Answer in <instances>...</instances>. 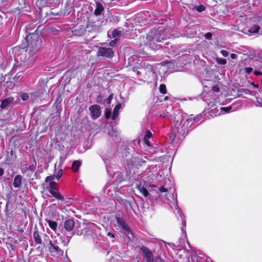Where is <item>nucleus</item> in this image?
<instances>
[{
    "label": "nucleus",
    "mask_w": 262,
    "mask_h": 262,
    "mask_svg": "<svg viewBox=\"0 0 262 262\" xmlns=\"http://www.w3.org/2000/svg\"><path fill=\"white\" fill-rule=\"evenodd\" d=\"M230 57L232 59H235L237 57V55L234 53H232L230 55Z\"/></svg>",
    "instance_id": "obj_41"
},
{
    "label": "nucleus",
    "mask_w": 262,
    "mask_h": 262,
    "mask_svg": "<svg viewBox=\"0 0 262 262\" xmlns=\"http://www.w3.org/2000/svg\"><path fill=\"white\" fill-rule=\"evenodd\" d=\"M217 63H219L221 64H222V65L225 64L227 62L226 60L224 58H218L217 59Z\"/></svg>",
    "instance_id": "obj_26"
},
{
    "label": "nucleus",
    "mask_w": 262,
    "mask_h": 262,
    "mask_svg": "<svg viewBox=\"0 0 262 262\" xmlns=\"http://www.w3.org/2000/svg\"><path fill=\"white\" fill-rule=\"evenodd\" d=\"M10 154H11V156H14V159H15V158H16V155L14 154V152H13V151L11 150V151H10Z\"/></svg>",
    "instance_id": "obj_44"
},
{
    "label": "nucleus",
    "mask_w": 262,
    "mask_h": 262,
    "mask_svg": "<svg viewBox=\"0 0 262 262\" xmlns=\"http://www.w3.org/2000/svg\"><path fill=\"white\" fill-rule=\"evenodd\" d=\"M117 38L116 39H114L113 40H112L110 42V45L111 46H114L117 42Z\"/></svg>",
    "instance_id": "obj_38"
},
{
    "label": "nucleus",
    "mask_w": 262,
    "mask_h": 262,
    "mask_svg": "<svg viewBox=\"0 0 262 262\" xmlns=\"http://www.w3.org/2000/svg\"><path fill=\"white\" fill-rule=\"evenodd\" d=\"M74 226L75 222L73 220H68L64 222V228L68 231H72L73 229Z\"/></svg>",
    "instance_id": "obj_12"
},
{
    "label": "nucleus",
    "mask_w": 262,
    "mask_h": 262,
    "mask_svg": "<svg viewBox=\"0 0 262 262\" xmlns=\"http://www.w3.org/2000/svg\"><path fill=\"white\" fill-rule=\"evenodd\" d=\"M47 188L49 189V192L56 199L61 201L64 200L63 196L58 191V188L57 187V184L56 182H50Z\"/></svg>",
    "instance_id": "obj_3"
},
{
    "label": "nucleus",
    "mask_w": 262,
    "mask_h": 262,
    "mask_svg": "<svg viewBox=\"0 0 262 262\" xmlns=\"http://www.w3.org/2000/svg\"><path fill=\"white\" fill-rule=\"evenodd\" d=\"M33 237L34 238L35 242L37 244H41L42 240L39 234V232L38 231H35L33 233Z\"/></svg>",
    "instance_id": "obj_18"
},
{
    "label": "nucleus",
    "mask_w": 262,
    "mask_h": 262,
    "mask_svg": "<svg viewBox=\"0 0 262 262\" xmlns=\"http://www.w3.org/2000/svg\"><path fill=\"white\" fill-rule=\"evenodd\" d=\"M55 179V176H48L46 178L45 182H54L53 180Z\"/></svg>",
    "instance_id": "obj_25"
},
{
    "label": "nucleus",
    "mask_w": 262,
    "mask_h": 262,
    "mask_svg": "<svg viewBox=\"0 0 262 262\" xmlns=\"http://www.w3.org/2000/svg\"><path fill=\"white\" fill-rule=\"evenodd\" d=\"M192 262H210V258L206 257L200 251L193 252L191 254Z\"/></svg>",
    "instance_id": "obj_4"
},
{
    "label": "nucleus",
    "mask_w": 262,
    "mask_h": 262,
    "mask_svg": "<svg viewBox=\"0 0 262 262\" xmlns=\"http://www.w3.org/2000/svg\"><path fill=\"white\" fill-rule=\"evenodd\" d=\"M221 53L224 57H227L228 56V52L226 50H222L221 51Z\"/></svg>",
    "instance_id": "obj_34"
},
{
    "label": "nucleus",
    "mask_w": 262,
    "mask_h": 262,
    "mask_svg": "<svg viewBox=\"0 0 262 262\" xmlns=\"http://www.w3.org/2000/svg\"><path fill=\"white\" fill-rule=\"evenodd\" d=\"M159 190L161 192H166L167 191V189L164 186H161L159 188Z\"/></svg>",
    "instance_id": "obj_33"
},
{
    "label": "nucleus",
    "mask_w": 262,
    "mask_h": 262,
    "mask_svg": "<svg viewBox=\"0 0 262 262\" xmlns=\"http://www.w3.org/2000/svg\"><path fill=\"white\" fill-rule=\"evenodd\" d=\"M140 74V71H137V75H139Z\"/></svg>",
    "instance_id": "obj_49"
},
{
    "label": "nucleus",
    "mask_w": 262,
    "mask_h": 262,
    "mask_svg": "<svg viewBox=\"0 0 262 262\" xmlns=\"http://www.w3.org/2000/svg\"><path fill=\"white\" fill-rule=\"evenodd\" d=\"M21 99L25 101L29 99V95L27 93H23L20 95Z\"/></svg>",
    "instance_id": "obj_29"
},
{
    "label": "nucleus",
    "mask_w": 262,
    "mask_h": 262,
    "mask_svg": "<svg viewBox=\"0 0 262 262\" xmlns=\"http://www.w3.org/2000/svg\"><path fill=\"white\" fill-rule=\"evenodd\" d=\"M4 170L2 168H0V176H2L4 174Z\"/></svg>",
    "instance_id": "obj_45"
},
{
    "label": "nucleus",
    "mask_w": 262,
    "mask_h": 262,
    "mask_svg": "<svg viewBox=\"0 0 262 262\" xmlns=\"http://www.w3.org/2000/svg\"><path fill=\"white\" fill-rule=\"evenodd\" d=\"M13 99L12 98H8L4 99L1 103V107L4 108L6 107L12 101Z\"/></svg>",
    "instance_id": "obj_17"
},
{
    "label": "nucleus",
    "mask_w": 262,
    "mask_h": 262,
    "mask_svg": "<svg viewBox=\"0 0 262 262\" xmlns=\"http://www.w3.org/2000/svg\"><path fill=\"white\" fill-rule=\"evenodd\" d=\"M254 73L255 75H262V73L260 72L257 71H255L254 72Z\"/></svg>",
    "instance_id": "obj_42"
},
{
    "label": "nucleus",
    "mask_w": 262,
    "mask_h": 262,
    "mask_svg": "<svg viewBox=\"0 0 262 262\" xmlns=\"http://www.w3.org/2000/svg\"><path fill=\"white\" fill-rule=\"evenodd\" d=\"M167 112H166V113H163V114H161L160 115V116H161V117H162L163 118L166 117H167Z\"/></svg>",
    "instance_id": "obj_47"
},
{
    "label": "nucleus",
    "mask_w": 262,
    "mask_h": 262,
    "mask_svg": "<svg viewBox=\"0 0 262 262\" xmlns=\"http://www.w3.org/2000/svg\"><path fill=\"white\" fill-rule=\"evenodd\" d=\"M48 225L49 227L54 231H56L57 227V224L55 221H48Z\"/></svg>",
    "instance_id": "obj_20"
},
{
    "label": "nucleus",
    "mask_w": 262,
    "mask_h": 262,
    "mask_svg": "<svg viewBox=\"0 0 262 262\" xmlns=\"http://www.w3.org/2000/svg\"><path fill=\"white\" fill-rule=\"evenodd\" d=\"M140 252L142 253L146 262H154L153 254L150 250L145 246L140 248Z\"/></svg>",
    "instance_id": "obj_8"
},
{
    "label": "nucleus",
    "mask_w": 262,
    "mask_h": 262,
    "mask_svg": "<svg viewBox=\"0 0 262 262\" xmlns=\"http://www.w3.org/2000/svg\"><path fill=\"white\" fill-rule=\"evenodd\" d=\"M108 35L110 36V32H108Z\"/></svg>",
    "instance_id": "obj_50"
},
{
    "label": "nucleus",
    "mask_w": 262,
    "mask_h": 262,
    "mask_svg": "<svg viewBox=\"0 0 262 262\" xmlns=\"http://www.w3.org/2000/svg\"><path fill=\"white\" fill-rule=\"evenodd\" d=\"M114 54V51L111 48L99 47L98 49L97 56L104 58H111Z\"/></svg>",
    "instance_id": "obj_5"
},
{
    "label": "nucleus",
    "mask_w": 262,
    "mask_h": 262,
    "mask_svg": "<svg viewBox=\"0 0 262 262\" xmlns=\"http://www.w3.org/2000/svg\"><path fill=\"white\" fill-rule=\"evenodd\" d=\"M62 174H63V171H62V170L61 169L59 170L56 176H55V177H56L57 180H58L61 177V176H62Z\"/></svg>",
    "instance_id": "obj_30"
},
{
    "label": "nucleus",
    "mask_w": 262,
    "mask_h": 262,
    "mask_svg": "<svg viewBox=\"0 0 262 262\" xmlns=\"http://www.w3.org/2000/svg\"><path fill=\"white\" fill-rule=\"evenodd\" d=\"M112 99V96L111 95H110V96H109V97L108 98V99H107V100H108V102L109 103L111 102V101Z\"/></svg>",
    "instance_id": "obj_48"
},
{
    "label": "nucleus",
    "mask_w": 262,
    "mask_h": 262,
    "mask_svg": "<svg viewBox=\"0 0 262 262\" xmlns=\"http://www.w3.org/2000/svg\"><path fill=\"white\" fill-rule=\"evenodd\" d=\"M160 92L163 94H165L166 93V85L164 84H162L160 85L159 88Z\"/></svg>",
    "instance_id": "obj_23"
},
{
    "label": "nucleus",
    "mask_w": 262,
    "mask_h": 262,
    "mask_svg": "<svg viewBox=\"0 0 262 262\" xmlns=\"http://www.w3.org/2000/svg\"><path fill=\"white\" fill-rule=\"evenodd\" d=\"M165 36L164 35V32L162 30L156 31L152 30L149 32L146 37V42L145 44L148 45L152 49H155V46L152 45L155 43V40L156 42H161L164 40Z\"/></svg>",
    "instance_id": "obj_1"
},
{
    "label": "nucleus",
    "mask_w": 262,
    "mask_h": 262,
    "mask_svg": "<svg viewBox=\"0 0 262 262\" xmlns=\"http://www.w3.org/2000/svg\"><path fill=\"white\" fill-rule=\"evenodd\" d=\"M91 116L92 119H96L99 118L101 114L100 107L98 105H94L89 107Z\"/></svg>",
    "instance_id": "obj_9"
},
{
    "label": "nucleus",
    "mask_w": 262,
    "mask_h": 262,
    "mask_svg": "<svg viewBox=\"0 0 262 262\" xmlns=\"http://www.w3.org/2000/svg\"><path fill=\"white\" fill-rule=\"evenodd\" d=\"M60 238L61 240V241L63 244V246H67L68 245L70 240H68L67 241H66L64 237H62V236H60Z\"/></svg>",
    "instance_id": "obj_27"
},
{
    "label": "nucleus",
    "mask_w": 262,
    "mask_h": 262,
    "mask_svg": "<svg viewBox=\"0 0 262 262\" xmlns=\"http://www.w3.org/2000/svg\"><path fill=\"white\" fill-rule=\"evenodd\" d=\"M103 10L104 8L101 4L96 3V8L94 11L95 15L96 16L100 15Z\"/></svg>",
    "instance_id": "obj_16"
},
{
    "label": "nucleus",
    "mask_w": 262,
    "mask_h": 262,
    "mask_svg": "<svg viewBox=\"0 0 262 262\" xmlns=\"http://www.w3.org/2000/svg\"><path fill=\"white\" fill-rule=\"evenodd\" d=\"M22 177L20 175H16L14 179L13 186L15 188L20 186L21 184Z\"/></svg>",
    "instance_id": "obj_13"
},
{
    "label": "nucleus",
    "mask_w": 262,
    "mask_h": 262,
    "mask_svg": "<svg viewBox=\"0 0 262 262\" xmlns=\"http://www.w3.org/2000/svg\"><path fill=\"white\" fill-rule=\"evenodd\" d=\"M154 262H164V261L161 257H157L155 258Z\"/></svg>",
    "instance_id": "obj_36"
},
{
    "label": "nucleus",
    "mask_w": 262,
    "mask_h": 262,
    "mask_svg": "<svg viewBox=\"0 0 262 262\" xmlns=\"http://www.w3.org/2000/svg\"><path fill=\"white\" fill-rule=\"evenodd\" d=\"M252 70H253V69L251 67H247L245 69V71L246 73H247L248 74L251 73L252 72Z\"/></svg>",
    "instance_id": "obj_35"
},
{
    "label": "nucleus",
    "mask_w": 262,
    "mask_h": 262,
    "mask_svg": "<svg viewBox=\"0 0 262 262\" xmlns=\"http://www.w3.org/2000/svg\"><path fill=\"white\" fill-rule=\"evenodd\" d=\"M81 166V162L79 161H75L72 164V170L74 172H76Z\"/></svg>",
    "instance_id": "obj_19"
},
{
    "label": "nucleus",
    "mask_w": 262,
    "mask_h": 262,
    "mask_svg": "<svg viewBox=\"0 0 262 262\" xmlns=\"http://www.w3.org/2000/svg\"><path fill=\"white\" fill-rule=\"evenodd\" d=\"M121 105L120 103L117 104L114 108L112 119L114 120L119 115V110L120 109Z\"/></svg>",
    "instance_id": "obj_15"
},
{
    "label": "nucleus",
    "mask_w": 262,
    "mask_h": 262,
    "mask_svg": "<svg viewBox=\"0 0 262 262\" xmlns=\"http://www.w3.org/2000/svg\"><path fill=\"white\" fill-rule=\"evenodd\" d=\"M136 188L138 189L141 193H142L144 196L146 197L149 194L148 191L146 188L141 184H137Z\"/></svg>",
    "instance_id": "obj_14"
},
{
    "label": "nucleus",
    "mask_w": 262,
    "mask_h": 262,
    "mask_svg": "<svg viewBox=\"0 0 262 262\" xmlns=\"http://www.w3.org/2000/svg\"><path fill=\"white\" fill-rule=\"evenodd\" d=\"M86 28L89 32L94 31V32H99L101 31V27L100 26H98V25L95 24L93 23H89L88 25Z\"/></svg>",
    "instance_id": "obj_11"
},
{
    "label": "nucleus",
    "mask_w": 262,
    "mask_h": 262,
    "mask_svg": "<svg viewBox=\"0 0 262 262\" xmlns=\"http://www.w3.org/2000/svg\"><path fill=\"white\" fill-rule=\"evenodd\" d=\"M111 110L108 108H106L105 111V118L108 119L111 116Z\"/></svg>",
    "instance_id": "obj_24"
},
{
    "label": "nucleus",
    "mask_w": 262,
    "mask_h": 262,
    "mask_svg": "<svg viewBox=\"0 0 262 262\" xmlns=\"http://www.w3.org/2000/svg\"><path fill=\"white\" fill-rule=\"evenodd\" d=\"M195 9L198 12H202L205 10V7L203 5H201L196 7Z\"/></svg>",
    "instance_id": "obj_28"
},
{
    "label": "nucleus",
    "mask_w": 262,
    "mask_h": 262,
    "mask_svg": "<svg viewBox=\"0 0 262 262\" xmlns=\"http://www.w3.org/2000/svg\"><path fill=\"white\" fill-rule=\"evenodd\" d=\"M205 37L207 39H210L212 37V34L210 32L207 33L205 34Z\"/></svg>",
    "instance_id": "obj_37"
},
{
    "label": "nucleus",
    "mask_w": 262,
    "mask_h": 262,
    "mask_svg": "<svg viewBox=\"0 0 262 262\" xmlns=\"http://www.w3.org/2000/svg\"><path fill=\"white\" fill-rule=\"evenodd\" d=\"M168 99V98H167V96H166V97H165V99Z\"/></svg>",
    "instance_id": "obj_51"
},
{
    "label": "nucleus",
    "mask_w": 262,
    "mask_h": 262,
    "mask_svg": "<svg viewBox=\"0 0 262 262\" xmlns=\"http://www.w3.org/2000/svg\"><path fill=\"white\" fill-rule=\"evenodd\" d=\"M116 220L117 221L118 226L122 228L124 230L125 234L127 236H128V238H130L128 234L130 233L131 235H133V233L129 227L126 223L124 219L121 217L120 215H117L116 216Z\"/></svg>",
    "instance_id": "obj_6"
},
{
    "label": "nucleus",
    "mask_w": 262,
    "mask_h": 262,
    "mask_svg": "<svg viewBox=\"0 0 262 262\" xmlns=\"http://www.w3.org/2000/svg\"><path fill=\"white\" fill-rule=\"evenodd\" d=\"M152 134L149 130L146 132L144 138L149 139L151 138Z\"/></svg>",
    "instance_id": "obj_32"
},
{
    "label": "nucleus",
    "mask_w": 262,
    "mask_h": 262,
    "mask_svg": "<svg viewBox=\"0 0 262 262\" xmlns=\"http://www.w3.org/2000/svg\"><path fill=\"white\" fill-rule=\"evenodd\" d=\"M261 27H262V19H259L257 20V24L253 25L248 31L250 34H254L258 32Z\"/></svg>",
    "instance_id": "obj_10"
},
{
    "label": "nucleus",
    "mask_w": 262,
    "mask_h": 262,
    "mask_svg": "<svg viewBox=\"0 0 262 262\" xmlns=\"http://www.w3.org/2000/svg\"><path fill=\"white\" fill-rule=\"evenodd\" d=\"M107 235L111 237L112 238H114L115 236L113 234L111 233V232H108L107 233Z\"/></svg>",
    "instance_id": "obj_46"
},
{
    "label": "nucleus",
    "mask_w": 262,
    "mask_h": 262,
    "mask_svg": "<svg viewBox=\"0 0 262 262\" xmlns=\"http://www.w3.org/2000/svg\"><path fill=\"white\" fill-rule=\"evenodd\" d=\"M35 168V165L32 164L31 165L29 166L28 168V169L30 171L33 170Z\"/></svg>",
    "instance_id": "obj_39"
},
{
    "label": "nucleus",
    "mask_w": 262,
    "mask_h": 262,
    "mask_svg": "<svg viewBox=\"0 0 262 262\" xmlns=\"http://www.w3.org/2000/svg\"><path fill=\"white\" fill-rule=\"evenodd\" d=\"M148 139H149L144 138V141L146 144H147L148 146H150V142H149Z\"/></svg>",
    "instance_id": "obj_40"
},
{
    "label": "nucleus",
    "mask_w": 262,
    "mask_h": 262,
    "mask_svg": "<svg viewBox=\"0 0 262 262\" xmlns=\"http://www.w3.org/2000/svg\"><path fill=\"white\" fill-rule=\"evenodd\" d=\"M221 111V112L219 113V115H221V114H224V113H228L230 112V111L231 110V106H228V107H221L220 108Z\"/></svg>",
    "instance_id": "obj_21"
},
{
    "label": "nucleus",
    "mask_w": 262,
    "mask_h": 262,
    "mask_svg": "<svg viewBox=\"0 0 262 262\" xmlns=\"http://www.w3.org/2000/svg\"><path fill=\"white\" fill-rule=\"evenodd\" d=\"M182 230L183 231V230H184V228L183 227H182Z\"/></svg>",
    "instance_id": "obj_52"
},
{
    "label": "nucleus",
    "mask_w": 262,
    "mask_h": 262,
    "mask_svg": "<svg viewBox=\"0 0 262 262\" xmlns=\"http://www.w3.org/2000/svg\"><path fill=\"white\" fill-rule=\"evenodd\" d=\"M122 31L118 29H115L112 32V35L113 38H117L121 33Z\"/></svg>",
    "instance_id": "obj_22"
},
{
    "label": "nucleus",
    "mask_w": 262,
    "mask_h": 262,
    "mask_svg": "<svg viewBox=\"0 0 262 262\" xmlns=\"http://www.w3.org/2000/svg\"><path fill=\"white\" fill-rule=\"evenodd\" d=\"M174 206L176 207V209H178V212L180 213V215L181 217V219L183 220L184 216L183 214H182V213L180 212V210H179V206H178V205L177 204V203H176L175 204H174Z\"/></svg>",
    "instance_id": "obj_31"
},
{
    "label": "nucleus",
    "mask_w": 262,
    "mask_h": 262,
    "mask_svg": "<svg viewBox=\"0 0 262 262\" xmlns=\"http://www.w3.org/2000/svg\"><path fill=\"white\" fill-rule=\"evenodd\" d=\"M173 122L174 125L171 127V133L174 135V137H176L177 134L179 132L184 131V129L182 128L183 127L185 128V124L186 127H187L189 123L188 119L184 120L181 115H177V117L174 118Z\"/></svg>",
    "instance_id": "obj_2"
},
{
    "label": "nucleus",
    "mask_w": 262,
    "mask_h": 262,
    "mask_svg": "<svg viewBox=\"0 0 262 262\" xmlns=\"http://www.w3.org/2000/svg\"><path fill=\"white\" fill-rule=\"evenodd\" d=\"M212 90L213 91L216 92L219 91V89L216 86H213L212 88Z\"/></svg>",
    "instance_id": "obj_43"
},
{
    "label": "nucleus",
    "mask_w": 262,
    "mask_h": 262,
    "mask_svg": "<svg viewBox=\"0 0 262 262\" xmlns=\"http://www.w3.org/2000/svg\"><path fill=\"white\" fill-rule=\"evenodd\" d=\"M58 242L57 240L52 242L49 241V250L51 253H55L59 255L62 256L63 254V251L59 248L57 246Z\"/></svg>",
    "instance_id": "obj_7"
}]
</instances>
